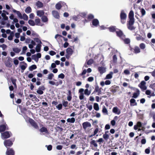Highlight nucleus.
Wrapping results in <instances>:
<instances>
[{"label":"nucleus","mask_w":155,"mask_h":155,"mask_svg":"<svg viewBox=\"0 0 155 155\" xmlns=\"http://www.w3.org/2000/svg\"><path fill=\"white\" fill-rule=\"evenodd\" d=\"M120 17L121 23L123 24L125 23L126 21L127 15L124 10H122L121 11Z\"/></svg>","instance_id":"f257e3e1"},{"label":"nucleus","mask_w":155,"mask_h":155,"mask_svg":"<svg viewBox=\"0 0 155 155\" xmlns=\"http://www.w3.org/2000/svg\"><path fill=\"white\" fill-rule=\"evenodd\" d=\"M128 24L127 26L128 28L130 30H133L134 29V28L133 25L134 23V20L133 19H129Z\"/></svg>","instance_id":"f03ea898"},{"label":"nucleus","mask_w":155,"mask_h":155,"mask_svg":"<svg viewBox=\"0 0 155 155\" xmlns=\"http://www.w3.org/2000/svg\"><path fill=\"white\" fill-rule=\"evenodd\" d=\"M2 122H1L0 123L2 124L0 125V132L4 131L6 129L8 130L7 127V125L3 119L2 120Z\"/></svg>","instance_id":"7ed1b4c3"},{"label":"nucleus","mask_w":155,"mask_h":155,"mask_svg":"<svg viewBox=\"0 0 155 155\" xmlns=\"http://www.w3.org/2000/svg\"><path fill=\"white\" fill-rule=\"evenodd\" d=\"M11 135V133L8 131H6L1 134V138L2 139H7L9 138Z\"/></svg>","instance_id":"20e7f679"},{"label":"nucleus","mask_w":155,"mask_h":155,"mask_svg":"<svg viewBox=\"0 0 155 155\" xmlns=\"http://www.w3.org/2000/svg\"><path fill=\"white\" fill-rule=\"evenodd\" d=\"M27 67V64L24 61L20 63V67L21 69V72L23 73Z\"/></svg>","instance_id":"39448f33"},{"label":"nucleus","mask_w":155,"mask_h":155,"mask_svg":"<svg viewBox=\"0 0 155 155\" xmlns=\"http://www.w3.org/2000/svg\"><path fill=\"white\" fill-rule=\"evenodd\" d=\"M28 121L31 125L35 128L38 129V127L37 125V123L35 122V121L32 119L31 118H29Z\"/></svg>","instance_id":"423d86ee"},{"label":"nucleus","mask_w":155,"mask_h":155,"mask_svg":"<svg viewBox=\"0 0 155 155\" xmlns=\"http://www.w3.org/2000/svg\"><path fill=\"white\" fill-rule=\"evenodd\" d=\"M146 84V82L143 81H142L140 84L138 85L139 87L143 90H146L147 87L145 86V84Z\"/></svg>","instance_id":"0eeeda50"},{"label":"nucleus","mask_w":155,"mask_h":155,"mask_svg":"<svg viewBox=\"0 0 155 155\" xmlns=\"http://www.w3.org/2000/svg\"><path fill=\"white\" fill-rule=\"evenodd\" d=\"M66 51L67 54L66 56V58L68 59L70 57V56L72 54L73 51L71 48H69L66 49Z\"/></svg>","instance_id":"6e6552de"},{"label":"nucleus","mask_w":155,"mask_h":155,"mask_svg":"<svg viewBox=\"0 0 155 155\" xmlns=\"http://www.w3.org/2000/svg\"><path fill=\"white\" fill-rule=\"evenodd\" d=\"M4 144L5 147L7 148L8 147H10L12 145L13 143L10 140H8L4 141Z\"/></svg>","instance_id":"1a4fd4ad"},{"label":"nucleus","mask_w":155,"mask_h":155,"mask_svg":"<svg viewBox=\"0 0 155 155\" xmlns=\"http://www.w3.org/2000/svg\"><path fill=\"white\" fill-rule=\"evenodd\" d=\"M82 126L83 129L85 130L88 127H91V124L88 122H85L82 124Z\"/></svg>","instance_id":"9d476101"},{"label":"nucleus","mask_w":155,"mask_h":155,"mask_svg":"<svg viewBox=\"0 0 155 155\" xmlns=\"http://www.w3.org/2000/svg\"><path fill=\"white\" fill-rule=\"evenodd\" d=\"M6 155H14L15 152L12 148H8L6 152Z\"/></svg>","instance_id":"9b49d317"},{"label":"nucleus","mask_w":155,"mask_h":155,"mask_svg":"<svg viewBox=\"0 0 155 155\" xmlns=\"http://www.w3.org/2000/svg\"><path fill=\"white\" fill-rule=\"evenodd\" d=\"M11 58H9L5 63V66L8 68H11L12 65V64L11 63Z\"/></svg>","instance_id":"f8f14e48"},{"label":"nucleus","mask_w":155,"mask_h":155,"mask_svg":"<svg viewBox=\"0 0 155 155\" xmlns=\"http://www.w3.org/2000/svg\"><path fill=\"white\" fill-rule=\"evenodd\" d=\"M52 14L54 17L57 19L60 18V15L59 13L56 11H53L52 12Z\"/></svg>","instance_id":"ddd939ff"},{"label":"nucleus","mask_w":155,"mask_h":155,"mask_svg":"<svg viewBox=\"0 0 155 155\" xmlns=\"http://www.w3.org/2000/svg\"><path fill=\"white\" fill-rule=\"evenodd\" d=\"M61 5H66V4L64 2H59L55 5L56 8L58 10L60 9L61 7Z\"/></svg>","instance_id":"4468645a"},{"label":"nucleus","mask_w":155,"mask_h":155,"mask_svg":"<svg viewBox=\"0 0 155 155\" xmlns=\"http://www.w3.org/2000/svg\"><path fill=\"white\" fill-rule=\"evenodd\" d=\"M113 112L118 115L120 114V111L117 107H114L113 109Z\"/></svg>","instance_id":"2eb2a0df"},{"label":"nucleus","mask_w":155,"mask_h":155,"mask_svg":"<svg viewBox=\"0 0 155 155\" xmlns=\"http://www.w3.org/2000/svg\"><path fill=\"white\" fill-rule=\"evenodd\" d=\"M35 23L37 25L42 26L43 25V24L41 23L40 20L39 18H36L35 20Z\"/></svg>","instance_id":"dca6fc26"},{"label":"nucleus","mask_w":155,"mask_h":155,"mask_svg":"<svg viewBox=\"0 0 155 155\" xmlns=\"http://www.w3.org/2000/svg\"><path fill=\"white\" fill-rule=\"evenodd\" d=\"M12 11L13 12L16 13L18 17L20 18H22V15L19 11H17L14 9H12Z\"/></svg>","instance_id":"f3484780"},{"label":"nucleus","mask_w":155,"mask_h":155,"mask_svg":"<svg viewBox=\"0 0 155 155\" xmlns=\"http://www.w3.org/2000/svg\"><path fill=\"white\" fill-rule=\"evenodd\" d=\"M92 24L94 26H97L99 24L98 20L97 19H94L92 21Z\"/></svg>","instance_id":"a211bd4d"},{"label":"nucleus","mask_w":155,"mask_h":155,"mask_svg":"<svg viewBox=\"0 0 155 155\" xmlns=\"http://www.w3.org/2000/svg\"><path fill=\"white\" fill-rule=\"evenodd\" d=\"M44 14V12L42 10H38L37 11V15L40 17L43 16Z\"/></svg>","instance_id":"6ab92c4d"},{"label":"nucleus","mask_w":155,"mask_h":155,"mask_svg":"<svg viewBox=\"0 0 155 155\" xmlns=\"http://www.w3.org/2000/svg\"><path fill=\"white\" fill-rule=\"evenodd\" d=\"M12 50L16 53H19L21 51V49L20 48H19L17 47L14 48H12Z\"/></svg>","instance_id":"aec40b11"},{"label":"nucleus","mask_w":155,"mask_h":155,"mask_svg":"<svg viewBox=\"0 0 155 155\" xmlns=\"http://www.w3.org/2000/svg\"><path fill=\"white\" fill-rule=\"evenodd\" d=\"M98 70L100 73L102 74L104 73L106 71L105 68L102 67H99L98 68Z\"/></svg>","instance_id":"412c9836"},{"label":"nucleus","mask_w":155,"mask_h":155,"mask_svg":"<svg viewBox=\"0 0 155 155\" xmlns=\"http://www.w3.org/2000/svg\"><path fill=\"white\" fill-rule=\"evenodd\" d=\"M129 19H133L134 18V12L133 11L131 10L130 11L129 14Z\"/></svg>","instance_id":"4be33fe9"},{"label":"nucleus","mask_w":155,"mask_h":155,"mask_svg":"<svg viewBox=\"0 0 155 155\" xmlns=\"http://www.w3.org/2000/svg\"><path fill=\"white\" fill-rule=\"evenodd\" d=\"M116 33L117 35L121 38H122V37H123V33L121 31L118 30L117 31Z\"/></svg>","instance_id":"5701e85b"},{"label":"nucleus","mask_w":155,"mask_h":155,"mask_svg":"<svg viewBox=\"0 0 155 155\" xmlns=\"http://www.w3.org/2000/svg\"><path fill=\"white\" fill-rule=\"evenodd\" d=\"M103 137L104 139L107 141L109 138V135L107 134V132H105V134L103 135Z\"/></svg>","instance_id":"b1692460"},{"label":"nucleus","mask_w":155,"mask_h":155,"mask_svg":"<svg viewBox=\"0 0 155 155\" xmlns=\"http://www.w3.org/2000/svg\"><path fill=\"white\" fill-rule=\"evenodd\" d=\"M41 20L43 22L47 23L48 22V19L47 17L45 16H43L41 17Z\"/></svg>","instance_id":"393cba45"},{"label":"nucleus","mask_w":155,"mask_h":155,"mask_svg":"<svg viewBox=\"0 0 155 155\" xmlns=\"http://www.w3.org/2000/svg\"><path fill=\"white\" fill-rule=\"evenodd\" d=\"M49 84L52 85H55L56 86H58L59 85L58 82L55 83L54 81H50L48 82Z\"/></svg>","instance_id":"a878e982"},{"label":"nucleus","mask_w":155,"mask_h":155,"mask_svg":"<svg viewBox=\"0 0 155 155\" xmlns=\"http://www.w3.org/2000/svg\"><path fill=\"white\" fill-rule=\"evenodd\" d=\"M67 120L68 122H70L73 123L75 122V120L74 118L72 117L71 118L68 119Z\"/></svg>","instance_id":"bb28decb"},{"label":"nucleus","mask_w":155,"mask_h":155,"mask_svg":"<svg viewBox=\"0 0 155 155\" xmlns=\"http://www.w3.org/2000/svg\"><path fill=\"white\" fill-rule=\"evenodd\" d=\"M40 131L41 132H45L46 133H48V131L46 128L43 127L40 130Z\"/></svg>","instance_id":"cd10ccee"},{"label":"nucleus","mask_w":155,"mask_h":155,"mask_svg":"<svg viewBox=\"0 0 155 155\" xmlns=\"http://www.w3.org/2000/svg\"><path fill=\"white\" fill-rule=\"evenodd\" d=\"M41 45L40 44H38L36 47V51L37 52H39L40 51Z\"/></svg>","instance_id":"c85d7f7f"},{"label":"nucleus","mask_w":155,"mask_h":155,"mask_svg":"<svg viewBox=\"0 0 155 155\" xmlns=\"http://www.w3.org/2000/svg\"><path fill=\"white\" fill-rule=\"evenodd\" d=\"M113 74V72H111L109 74H107L106 77V79H110L112 78V75Z\"/></svg>","instance_id":"c756f323"},{"label":"nucleus","mask_w":155,"mask_h":155,"mask_svg":"<svg viewBox=\"0 0 155 155\" xmlns=\"http://www.w3.org/2000/svg\"><path fill=\"white\" fill-rule=\"evenodd\" d=\"M94 108L95 110L98 111L99 109V106L98 104L94 103Z\"/></svg>","instance_id":"7c9ffc66"},{"label":"nucleus","mask_w":155,"mask_h":155,"mask_svg":"<svg viewBox=\"0 0 155 155\" xmlns=\"http://www.w3.org/2000/svg\"><path fill=\"white\" fill-rule=\"evenodd\" d=\"M140 49L138 47H136L134 48V52L136 54L139 53L140 52Z\"/></svg>","instance_id":"2f4dec72"},{"label":"nucleus","mask_w":155,"mask_h":155,"mask_svg":"<svg viewBox=\"0 0 155 155\" xmlns=\"http://www.w3.org/2000/svg\"><path fill=\"white\" fill-rule=\"evenodd\" d=\"M31 11V8L28 6L27 7L25 10V12L26 13H29Z\"/></svg>","instance_id":"473e14b6"},{"label":"nucleus","mask_w":155,"mask_h":155,"mask_svg":"<svg viewBox=\"0 0 155 155\" xmlns=\"http://www.w3.org/2000/svg\"><path fill=\"white\" fill-rule=\"evenodd\" d=\"M20 19H23L27 21L28 19V17L25 13H24L22 16V18Z\"/></svg>","instance_id":"72a5a7b5"},{"label":"nucleus","mask_w":155,"mask_h":155,"mask_svg":"<svg viewBox=\"0 0 155 155\" xmlns=\"http://www.w3.org/2000/svg\"><path fill=\"white\" fill-rule=\"evenodd\" d=\"M28 23L31 26H34L35 25V21L32 20H29Z\"/></svg>","instance_id":"f704fd0d"},{"label":"nucleus","mask_w":155,"mask_h":155,"mask_svg":"<svg viewBox=\"0 0 155 155\" xmlns=\"http://www.w3.org/2000/svg\"><path fill=\"white\" fill-rule=\"evenodd\" d=\"M139 94V90H138L137 91V93H134L133 94L132 97L136 98L137 97Z\"/></svg>","instance_id":"c9c22d12"},{"label":"nucleus","mask_w":155,"mask_h":155,"mask_svg":"<svg viewBox=\"0 0 155 155\" xmlns=\"http://www.w3.org/2000/svg\"><path fill=\"white\" fill-rule=\"evenodd\" d=\"M37 68V66L35 65L34 64L30 66L29 68L30 71H32L33 70Z\"/></svg>","instance_id":"e433bc0d"},{"label":"nucleus","mask_w":155,"mask_h":155,"mask_svg":"<svg viewBox=\"0 0 155 155\" xmlns=\"http://www.w3.org/2000/svg\"><path fill=\"white\" fill-rule=\"evenodd\" d=\"M36 5L37 6L38 8H41L43 6V4L40 1H38L36 3Z\"/></svg>","instance_id":"4c0bfd02"},{"label":"nucleus","mask_w":155,"mask_h":155,"mask_svg":"<svg viewBox=\"0 0 155 155\" xmlns=\"http://www.w3.org/2000/svg\"><path fill=\"white\" fill-rule=\"evenodd\" d=\"M84 94L86 95L89 96L91 94V91H88L87 89H86L84 91Z\"/></svg>","instance_id":"58836bf2"},{"label":"nucleus","mask_w":155,"mask_h":155,"mask_svg":"<svg viewBox=\"0 0 155 155\" xmlns=\"http://www.w3.org/2000/svg\"><path fill=\"white\" fill-rule=\"evenodd\" d=\"M90 144L93 145L94 147H97L98 146L97 144L96 143V141L94 140H92L90 142Z\"/></svg>","instance_id":"ea45409f"},{"label":"nucleus","mask_w":155,"mask_h":155,"mask_svg":"<svg viewBox=\"0 0 155 155\" xmlns=\"http://www.w3.org/2000/svg\"><path fill=\"white\" fill-rule=\"evenodd\" d=\"M29 96L30 98H32L31 99V100L33 101H34L35 100H36L37 99V97L36 96H35V95H33L32 94H29Z\"/></svg>","instance_id":"a19ab883"},{"label":"nucleus","mask_w":155,"mask_h":155,"mask_svg":"<svg viewBox=\"0 0 155 155\" xmlns=\"http://www.w3.org/2000/svg\"><path fill=\"white\" fill-rule=\"evenodd\" d=\"M54 77V75L52 73H50L48 74L47 79L49 80H52Z\"/></svg>","instance_id":"79ce46f5"},{"label":"nucleus","mask_w":155,"mask_h":155,"mask_svg":"<svg viewBox=\"0 0 155 155\" xmlns=\"http://www.w3.org/2000/svg\"><path fill=\"white\" fill-rule=\"evenodd\" d=\"M140 48L142 50H144L146 48L145 45L143 43H141L139 45Z\"/></svg>","instance_id":"37998d69"},{"label":"nucleus","mask_w":155,"mask_h":155,"mask_svg":"<svg viewBox=\"0 0 155 155\" xmlns=\"http://www.w3.org/2000/svg\"><path fill=\"white\" fill-rule=\"evenodd\" d=\"M102 111L103 113L105 114H108V111L107 109L105 106L103 107Z\"/></svg>","instance_id":"c03bdc74"},{"label":"nucleus","mask_w":155,"mask_h":155,"mask_svg":"<svg viewBox=\"0 0 155 155\" xmlns=\"http://www.w3.org/2000/svg\"><path fill=\"white\" fill-rule=\"evenodd\" d=\"M61 37H63L62 35L57 34L55 36V38L56 39L57 41H58V39H59Z\"/></svg>","instance_id":"a18cd8bd"},{"label":"nucleus","mask_w":155,"mask_h":155,"mask_svg":"<svg viewBox=\"0 0 155 155\" xmlns=\"http://www.w3.org/2000/svg\"><path fill=\"white\" fill-rule=\"evenodd\" d=\"M35 41L38 43V44H41V40L38 38H34Z\"/></svg>","instance_id":"49530a36"},{"label":"nucleus","mask_w":155,"mask_h":155,"mask_svg":"<svg viewBox=\"0 0 155 155\" xmlns=\"http://www.w3.org/2000/svg\"><path fill=\"white\" fill-rule=\"evenodd\" d=\"M27 49V48L26 46H25L23 47L22 48V52L21 53V54H25V51Z\"/></svg>","instance_id":"de8ad7c7"},{"label":"nucleus","mask_w":155,"mask_h":155,"mask_svg":"<svg viewBox=\"0 0 155 155\" xmlns=\"http://www.w3.org/2000/svg\"><path fill=\"white\" fill-rule=\"evenodd\" d=\"M13 60L14 64L16 66L18 65L19 63V61L18 60L15 58L13 59Z\"/></svg>","instance_id":"09e8293b"},{"label":"nucleus","mask_w":155,"mask_h":155,"mask_svg":"<svg viewBox=\"0 0 155 155\" xmlns=\"http://www.w3.org/2000/svg\"><path fill=\"white\" fill-rule=\"evenodd\" d=\"M32 58L33 59H34L36 62H38V58H37V57L35 54L32 55Z\"/></svg>","instance_id":"8fccbe9b"},{"label":"nucleus","mask_w":155,"mask_h":155,"mask_svg":"<svg viewBox=\"0 0 155 155\" xmlns=\"http://www.w3.org/2000/svg\"><path fill=\"white\" fill-rule=\"evenodd\" d=\"M140 12L142 14V16H143L144 15H145L146 14V11L143 8H142L141 9Z\"/></svg>","instance_id":"3c124183"},{"label":"nucleus","mask_w":155,"mask_h":155,"mask_svg":"<svg viewBox=\"0 0 155 155\" xmlns=\"http://www.w3.org/2000/svg\"><path fill=\"white\" fill-rule=\"evenodd\" d=\"M62 105L61 104H59L58 106H56V107L58 109V110H60L62 109Z\"/></svg>","instance_id":"603ef678"},{"label":"nucleus","mask_w":155,"mask_h":155,"mask_svg":"<svg viewBox=\"0 0 155 155\" xmlns=\"http://www.w3.org/2000/svg\"><path fill=\"white\" fill-rule=\"evenodd\" d=\"M93 60L92 59L89 60L87 62V64L88 65H91L93 64Z\"/></svg>","instance_id":"864d4df0"},{"label":"nucleus","mask_w":155,"mask_h":155,"mask_svg":"<svg viewBox=\"0 0 155 155\" xmlns=\"http://www.w3.org/2000/svg\"><path fill=\"white\" fill-rule=\"evenodd\" d=\"M135 101H136L134 99H133V98L131 99L130 101L131 105L132 104H133V103H135V105H136L137 104V103L135 102Z\"/></svg>","instance_id":"5fc2aeb1"},{"label":"nucleus","mask_w":155,"mask_h":155,"mask_svg":"<svg viewBox=\"0 0 155 155\" xmlns=\"http://www.w3.org/2000/svg\"><path fill=\"white\" fill-rule=\"evenodd\" d=\"M37 93L41 95L43 94V91L40 90L38 89L37 91Z\"/></svg>","instance_id":"6e6d98bb"},{"label":"nucleus","mask_w":155,"mask_h":155,"mask_svg":"<svg viewBox=\"0 0 155 155\" xmlns=\"http://www.w3.org/2000/svg\"><path fill=\"white\" fill-rule=\"evenodd\" d=\"M11 80L13 84L14 85L15 87H16V80L14 79H12Z\"/></svg>","instance_id":"4d7b16f0"},{"label":"nucleus","mask_w":155,"mask_h":155,"mask_svg":"<svg viewBox=\"0 0 155 155\" xmlns=\"http://www.w3.org/2000/svg\"><path fill=\"white\" fill-rule=\"evenodd\" d=\"M79 98L80 100H83L84 98V93H80L79 95Z\"/></svg>","instance_id":"13d9d810"},{"label":"nucleus","mask_w":155,"mask_h":155,"mask_svg":"<svg viewBox=\"0 0 155 155\" xmlns=\"http://www.w3.org/2000/svg\"><path fill=\"white\" fill-rule=\"evenodd\" d=\"M62 103L63 106L64 107H66L68 106V102L67 101H63Z\"/></svg>","instance_id":"bf43d9fd"},{"label":"nucleus","mask_w":155,"mask_h":155,"mask_svg":"<svg viewBox=\"0 0 155 155\" xmlns=\"http://www.w3.org/2000/svg\"><path fill=\"white\" fill-rule=\"evenodd\" d=\"M0 47L2 48L3 50H4L7 47V46L5 44H3L2 45H1Z\"/></svg>","instance_id":"052dcab7"},{"label":"nucleus","mask_w":155,"mask_h":155,"mask_svg":"<svg viewBox=\"0 0 155 155\" xmlns=\"http://www.w3.org/2000/svg\"><path fill=\"white\" fill-rule=\"evenodd\" d=\"M64 77V75L63 73H61L58 75V78H61V79H63Z\"/></svg>","instance_id":"680f3d73"},{"label":"nucleus","mask_w":155,"mask_h":155,"mask_svg":"<svg viewBox=\"0 0 155 155\" xmlns=\"http://www.w3.org/2000/svg\"><path fill=\"white\" fill-rule=\"evenodd\" d=\"M109 28V31L111 32H114L115 30V27L113 26L110 27Z\"/></svg>","instance_id":"e2e57ef3"},{"label":"nucleus","mask_w":155,"mask_h":155,"mask_svg":"<svg viewBox=\"0 0 155 155\" xmlns=\"http://www.w3.org/2000/svg\"><path fill=\"white\" fill-rule=\"evenodd\" d=\"M124 41L125 44H128L130 42V40L129 39L127 38L124 40Z\"/></svg>","instance_id":"0e129e2a"},{"label":"nucleus","mask_w":155,"mask_h":155,"mask_svg":"<svg viewBox=\"0 0 155 155\" xmlns=\"http://www.w3.org/2000/svg\"><path fill=\"white\" fill-rule=\"evenodd\" d=\"M46 147H47V149L48 150L50 151L52 150V145H50L48 146L46 145Z\"/></svg>","instance_id":"69168bd1"},{"label":"nucleus","mask_w":155,"mask_h":155,"mask_svg":"<svg viewBox=\"0 0 155 155\" xmlns=\"http://www.w3.org/2000/svg\"><path fill=\"white\" fill-rule=\"evenodd\" d=\"M117 58L116 55H114L113 57V60L114 62V63H116L117 62Z\"/></svg>","instance_id":"338daca9"},{"label":"nucleus","mask_w":155,"mask_h":155,"mask_svg":"<svg viewBox=\"0 0 155 155\" xmlns=\"http://www.w3.org/2000/svg\"><path fill=\"white\" fill-rule=\"evenodd\" d=\"M94 80V78L93 77H90L88 78L87 81L89 82H92Z\"/></svg>","instance_id":"774afa93"}]
</instances>
